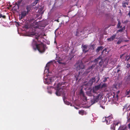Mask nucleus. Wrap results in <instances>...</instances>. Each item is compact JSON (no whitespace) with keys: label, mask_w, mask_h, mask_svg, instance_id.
Here are the masks:
<instances>
[{"label":"nucleus","mask_w":130,"mask_h":130,"mask_svg":"<svg viewBox=\"0 0 130 130\" xmlns=\"http://www.w3.org/2000/svg\"><path fill=\"white\" fill-rule=\"evenodd\" d=\"M39 33H18L20 36H25L32 37L33 36H35L36 39L38 40L39 38H42L44 36V35L39 34Z\"/></svg>","instance_id":"1"},{"label":"nucleus","mask_w":130,"mask_h":130,"mask_svg":"<svg viewBox=\"0 0 130 130\" xmlns=\"http://www.w3.org/2000/svg\"><path fill=\"white\" fill-rule=\"evenodd\" d=\"M45 45L42 43L41 42L39 44H37L36 45V47L39 51L41 53L44 52L45 49Z\"/></svg>","instance_id":"2"},{"label":"nucleus","mask_w":130,"mask_h":130,"mask_svg":"<svg viewBox=\"0 0 130 130\" xmlns=\"http://www.w3.org/2000/svg\"><path fill=\"white\" fill-rule=\"evenodd\" d=\"M92 62L95 63L96 64H98L99 62V65L101 67L102 66L104 63L102 59V57L100 55L97 58L94 60Z\"/></svg>","instance_id":"3"},{"label":"nucleus","mask_w":130,"mask_h":130,"mask_svg":"<svg viewBox=\"0 0 130 130\" xmlns=\"http://www.w3.org/2000/svg\"><path fill=\"white\" fill-rule=\"evenodd\" d=\"M102 96V94L101 93H99L96 96H94L93 99L91 100V102L92 104H93L98 102L100 99L101 98Z\"/></svg>","instance_id":"4"},{"label":"nucleus","mask_w":130,"mask_h":130,"mask_svg":"<svg viewBox=\"0 0 130 130\" xmlns=\"http://www.w3.org/2000/svg\"><path fill=\"white\" fill-rule=\"evenodd\" d=\"M85 66L84 64L82 61L78 62L77 63V66L76 67V70L78 71L80 70L82 71V70L83 69Z\"/></svg>","instance_id":"5"},{"label":"nucleus","mask_w":130,"mask_h":130,"mask_svg":"<svg viewBox=\"0 0 130 130\" xmlns=\"http://www.w3.org/2000/svg\"><path fill=\"white\" fill-rule=\"evenodd\" d=\"M105 122L107 124H109L112 122V115H110L108 117H105Z\"/></svg>","instance_id":"6"},{"label":"nucleus","mask_w":130,"mask_h":130,"mask_svg":"<svg viewBox=\"0 0 130 130\" xmlns=\"http://www.w3.org/2000/svg\"><path fill=\"white\" fill-rule=\"evenodd\" d=\"M55 90H56V94L58 96H60L62 93L63 91V89L62 88H60L58 89H56L55 88Z\"/></svg>","instance_id":"7"},{"label":"nucleus","mask_w":130,"mask_h":130,"mask_svg":"<svg viewBox=\"0 0 130 130\" xmlns=\"http://www.w3.org/2000/svg\"><path fill=\"white\" fill-rule=\"evenodd\" d=\"M87 28H83V27L78 28L77 29L76 32H87Z\"/></svg>","instance_id":"8"},{"label":"nucleus","mask_w":130,"mask_h":130,"mask_svg":"<svg viewBox=\"0 0 130 130\" xmlns=\"http://www.w3.org/2000/svg\"><path fill=\"white\" fill-rule=\"evenodd\" d=\"M61 47L63 50L66 51H68L69 48V45L68 43H65L63 44Z\"/></svg>","instance_id":"9"},{"label":"nucleus","mask_w":130,"mask_h":130,"mask_svg":"<svg viewBox=\"0 0 130 130\" xmlns=\"http://www.w3.org/2000/svg\"><path fill=\"white\" fill-rule=\"evenodd\" d=\"M121 125V122H117L115 124L114 123L112 124L111 125L110 129L111 130H115V126L116 125H118L119 124Z\"/></svg>","instance_id":"10"},{"label":"nucleus","mask_w":130,"mask_h":130,"mask_svg":"<svg viewBox=\"0 0 130 130\" xmlns=\"http://www.w3.org/2000/svg\"><path fill=\"white\" fill-rule=\"evenodd\" d=\"M28 13L26 12V11L24 10L21 12V15L22 16V17L24 18L28 14Z\"/></svg>","instance_id":"11"},{"label":"nucleus","mask_w":130,"mask_h":130,"mask_svg":"<svg viewBox=\"0 0 130 130\" xmlns=\"http://www.w3.org/2000/svg\"><path fill=\"white\" fill-rule=\"evenodd\" d=\"M95 81V77H93L90 79L89 82V83L90 85H91Z\"/></svg>","instance_id":"12"},{"label":"nucleus","mask_w":130,"mask_h":130,"mask_svg":"<svg viewBox=\"0 0 130 130\" xmlns=\"http://www.w3.org/2000/svg\"><path fill=\"white\" fill-rule=\"evenodd\" d=\"M88 46L87 45H84L82 46L83 51V52L84 53H86L87 52L88 50H86V49L87 48Z\"/></svg>","instance_id":"13"},{"label":"nucleus","mask_w":130,"mask_h":130,"mask_svg":"<svg viewBox=\"0 0 130 130\" xmlns=\"http://www.w3.org/2000/svg\"><path fill=\"white\" fill-rule=\"evenodd\" d=\"M31 8V5H27L26 6V9L27 10L26 11L28 13L29 12Z\"/></svg>","instance_id":"14"},{"label":"nucleus","mask_w":130,"mask_h":130,"mask_svg":"<svg viewBox=\"0 0 130 130\" xmlns=\"http://www.w3.org/2000/svg\"><path fill=\"white\" fill-rule=\"evenodd\" d=\"M96 66V64H93L92 66L89 67L87 69V70H89V72L92 70Z\"/></svg>","instance_id":"15"},{"label":"nucleus","mask_w":130,"mask_h":130,"mask_svg":"<svg viewBox=\"0 0 130 130\" xmlns=\"http://www.w3.org/2000/svg\"><path fill=\"white\" fill-rule=\"evenodd\" d=\"M103 48L102 46H99L96 50V52H98L100 50H102Z\"/></svg>","instance_id":"16"},{"label":"nucleus","mask_w":130,"mask_h":130,"mask_svg":"<svg viewBox=\"0 0 130 130\" xmlns=\"http://www.w3.org/2000/svg\"><path fill=\"white\" fill-rule=\"evenodd\" d=\"M62 84L60 83H58L57 85V86L55 87V88H56V89L59 88V87L61 86Z\"/></svg>","instance_id":"17"},{"label":"nucleus","mask_w":130,"mask_h":130,"mask_svg":"<svg viewBox=\"0 0 130 130\" xmlns=\"http://www.w3.org/2000/svg\"><path fill=\"white\" fill-rule=\"evenodd\" d=\"M59 33H56L57 34V36H58L60 37H62L63 36V33H60V34H59Z\"/></svg>","instance_id":"18"},{"label":"nucleus","mask_w":130,"mask_h":130,"mask_svg":"<svg viewBox=\"0 0 130 130\" xmlns=\"http://www.w3.org/2000/svg\"><path fill=\"white\" fill-rule=\"evenodd\" d=\"M22 1V0H21V1H17V3H16V4L18 6L20 5Z\"/></svg>","instance_id":"19"},{"label":"nucleus","mask_w":130,"mask_h":130,"mask_svg":"<svg viewBox=\"0 0 130 130\" xmlns=\"http://www.w3.org/2000/svg\"><path fill=\"white\" fill-rule=\"evenodd\" d=\"M101 85L99 84L97 86H95V88L96 89H98L100 88Z\"/></svg>","instance_id":"20"},{"label":"nucleus","mask_w":130,"mask_h":130,"mask_svg":"<svg viewBox=\"0 0 130 130\" xmlns=\"http://www.w3.org/2000/svg\"><path fill=\"white\" fill-rule=\"evenodd\" d=\"M50 66V63H48L47 64H46V66L45 67V69H48V67Z\"/></svg>","instance_id":"21"},{"label":"nucleus","mask_w":130,"mask_h":130,"mask_svg":"<svg viewBox=\"0 0 130 130\" xmlns=\"http://www.w3.org/2000/svg\"><path fill=\"white\" fill-rule=\"evenodd\" d=\"M107 87V85L105 83H104L102 85L101 87V88H103L106 87Z\"/></svg>","instance_id":"22"},{"label":"nucleus","mask_w":130,"mask_h":130,"mask_svg":"<svg viewBox=\"0 0 130 130\" xmlns=\"http://www.w3.org/2000/svg\"><path fill=\"white\" fill-rule=\"evenodd\" d=\"M24 27L26 29H27L29 28L30 26L28 24H26L25 25Z\"/></svg>","instance_id":"23"},{"label":"nucleus","mask_w":130,"mask_h":130,"mask_svg":"<svg viewBox=\"0 0 130 130\" xmlns=\"http://www.w3.org/2000/svg\"><path fill=\"white\" fill-rule=\"evenodd\" d=\"M64 103L66 104L69 105H70L71 106H72V104L71 103H70L69 102L67 101H65Z\"/></svg>","instance_id":"24"},{"label":"nucleus","mask_w":130,"mask_h":130,"mask_svg":"<svg viewBox=\"0 0 130 130\" xmlns=\"http://www.w3.org/2000/svg\"><path fill=\"white\" fill-rule=\"evenodd\" d=\"M39 0H35L34 2L33 3V5H34L37 4Z\"/></svg>","instance_id":"25"},{"label":"nucleus","mask_w":130,"mask_h":130,"mask_svg":"<svg viewBox=\"0 0 130 130\" xmlns=\"http://www.w3.org/2000/svg\"><path fill=\"white\" fill-rule=\"evenodd\" d=\"M79 113L80 114H81V115H83L84 113V111L83 110L79 111Z\"/></svg>","instance_id":"26"},{"label":"nucleus","mask_w":130,"mask_h":130,"mask_svg":"<svg viewBox=\"0 0 130 130\" xmlns=\"http://www.w3.org/2000/svg\"><path fill=\"white\" fill-rule=\"evenodd\" d=\"M121 23L120 21H118V23L117 25V27L118 28H119L120 27Z\"/></svg>","instance_id":"27"},{"label":"nucleus","mask_w":130,"mask_h":130,"mask_svg":"<svg viewBox=\"0 0 130 130\" xmlns=\"http://www.w3.org/2000/svg\"><path fill=\"white\" fill-rule=\"evenodd\" d=\"M2 17L3 18L5 19L6 18V16L5 15H3L2 14L0 13V18Z\"/></svg>","instance_id":"28"},{"label":"nucleus","mask_w":130,"mask_h":130,"mask_svg":"<svg viewBox=\"0 0 130 130\" xmlns=\"http://www.w3.org/2000/svg\"><path fill=\"white\" fill-rule=\"evenodd\" d=\"M112 38V39L113 40L116 37V35H113L111 37Z\"/></svg>","instance_id":"29"},{"label":"nucleus","mask_w":130,"mask_h":130,"mask_svg":"<svg viewBox=\"0 0 130 130\" xmlns=\"http://www.w3.org/2000/svg\"><path fill=\"white\" fill-rule=\"evenodd\" d=\"M107 40H108L109 41H113L112 39V38L111 37L110 38H108L107 39Z\"/></svg>","instance_id":"30"},{"label":"nucleus","mask_w":130,"mask_h":130,"mask_svg":"<svg viewBox=\"0 0 130 130\" xmlns=\"http://www.w3.org/2000/svg\"><path fill=\"white\" fill-rule=\"evenodd\" d=\"M122 42V40L121 39H120L119 40H118V41L117 42V44H120L121 42Z\"/></svg>","instance_id":"31"},{"label":"nucleus","mask_w":130,"mask_h":130,"mask_svg":"<svg viewBox=\"0 0 130 130\" xmlns=\"http://www.w3.org/2000/svg\"><path fill=\"white\" fill-rule=\"evenodd\" d=\"M109 78V77H105V78H104V80H103V82H106L107 80V78Z\"/></svg>","instance_id":"32"},{"label":"nucleus","mask_w":130,"mask_h":130,"mask_svg":"<svg viewBox=\"0 0 130 130\" xmlns=\"http://www.w3.org/2000/svg\"><path fill=\"white\" fill-rule=\"evenodd\" d=\"M57 62H58L60 64H62L63 63L61 62V61L60 60H57Z\"/></svg>","instance_id":"33"},{"label":"nucleus","mask_w":130,"mask_h":130,"mask_svg":"<svg viewBox=\"0 0 130 130\" xmlns=\"http://www.w3.org/2000/svg\"><path fill=\"white\" fill-rule=\"evenodd\" d=\"M63 99L64 102H65V100L66 99V98L65 96H63L62 97Z\"/></svg>","instance_id":"34"},{"label":"nucleus","mask_w":130,"mask_h":130,"mask_svg":"<svg viewBox=\"0 0 130 130\" xmlns=\"http://www.w3.org/2000/svg\"><path fill=\"white\" fill-rule=\"evenodd\" d=\"M126 57L125 59L126 60H127L128 61V60L129 58V56H126Z\"/></svg>","instance_id":"35"},{"label":"nucleus","mask_w":130,"mask_h":130,"mask_svg":"<svg viewBox=\"0 0 130 130\" xmlns=\"http://www.w3.org/2000/svg\"><path fill=\"white\" fill-rule=\"evenodd\" d=\"M26 3V1H24L22 3V5L23 6L24 5H25Z\"/></svg>","instance_id":"36"},{"label":"nucleus","mask_w":130,"mask_h":130,"mask_svg":"<svg viewBox=\"0 0 130 130\" xmlns=\"http://www.w3.org/2000/svg\"><path fill=\"white\" fill-rule=\"evenodd\" d=\"M104 51H105V52H106V49H105L103 50V51H102V53H101L102 54H103V53Z\"/></svg>","instance_id":"37"},{"label":"nucleus","mask_w":130,"mask_h":130,"mask_svg":"<svg viewBox=\"0 0 130 130\" xmlns=\"http://www.w3.org/2000/svg\"><path fill=\"white\" fill-rule=\"evenodd\" d=\"M118 130H122V126L121 125L119 128Z\"/></svg>","instance_id":"38"},{"label":"nucleus","mask_w":130,"mask_h":130,"mask_svg":"<svg viewBox=\"0 0 130 130\" xmlns=\"http://www.w3.org/2000/svg\"><path fill=\"white\" fill-rule=\"evenodd\" d=\"M128 20H126V21H125L123 23H125V24H126L128 22Z\"/></svg>","instance_id":"39"},{"label":"nucleus","mask_w":130,"mask_h":130,"mask_svg":"<svg viewBox=\"0 0 130 130\" xmlns=\"http://www.w3.org/2000/svg\"><path fill=\"white\" fill-rule=\"evenodd\" d=\"M55 41H54V42L55 43H56L55 40H56V38L57 37V34H56V33H55Z\"/></svg>","instance_id":"40"},{"label":"nucleus","mask_w":130,"mask_h":130,"mask_svg":"<svg viewBox=\"0 0 130 130\" xmlns=\"http://www.w3.org/2000/svg\"><path fill=\"white\" fill-rule=\"evenodd\" d=\"M127 68L130 67V64H127Z\"/></svg>","instance_id":"41"},{"label":"nucleus","mask_w":130,"mask_h":130,"mask_svg":"<svg viewBox=\"0 0 130 130\" xmlns=\"http://www.w3.org/2000/svg\"><path fill=\"white\" fill-rule=\"evenodd\" d=\"M24 18V17H22V16L21 15V17H20L19 18V19L20 20H21L22 19H23Z\"/></svg>","instance_id":"42"},{"label":"nucleus","mask_w":130,"mask_h":130,"mask_svg":"<svg viewBox=\"0 0 130 130\" xmlns=\"http://www.w3.org/2000/svg\"><path fill=\"white\" fill-rule=\"evenodd\" d=\"M123 7H126V6L125 5V3H124L122 5Z\"/></svg>","instance_id":"43"},{"label":"nucleus","mask_w":130,"mask_h":130,"mask_svg":"<svg viewBox=\"0 0 130 130\" xmlns=\"http://www.w3.org/2000/svg\"><path fill=\"white\" fill-rule=\"evenodd\" d=\"M118 31V32H122V29H121L120 30H118L117 31Z\"/></svg>","instance_id":"44"},{"label":"nucleus","mask_w":130,"mask_h":130,"mask_svg":"<svg viewBox=\"0 0 130 130\" xmlns=\"http://www.w3.org/2000/svg\"><path fill=\"white\" fill-rule=\"evenodd\" d=\"M82 71H79L78 72L79 75L81 73H82Z\"/></svg>","instance_id":"45"},{"label":"nucleus","mask_w":130,"mask_h":130,"mask_svg":"<svg viewBox=\"0 0 130 130\" xmlns=\"http://www.w3.org/2000/svg\"><path fill=\"white\" fill-rule=\"evenodd\" d=\"M128 40H123V41H122V42L124 41V42H128Z\"/></svg>","instance_id":"46"},{"label":"nucleus","mask_w":130,"mask_h":130,"mask_svg":"<svg viewBox=\"0 0 130 130\" xmlns=\"http://www.w3.org/2000/svg\"><path fill=\"white\" fill-rule=\"evenodd\" d=\"M128 126L129 128H130V123L128 124Z\"/></svg>","instance_id":"47"},{"label":"nucleus","mask_w":130,"mask_h":130,"mask_svg":"<svg viewBox=\"0 0 130 130\" xmlns=\"http://www.w3.org/2000/svg\"><path fill=\"white\" fill-rule=\"evenodd\" d=\"M125 29V26H124L123 28H122V30H124Z\"/></svg>","instance_id":"48"},{"label":"nucleus","mask_w":130,"mask_h":130,"mask_svg":"<svg viewBox=\"0 0 130 130\" xmlns=\"http://www.w3.org/2000/svg\"><path fill=\"white\" fill-rule=\"evenodd\" d=\"M101 106L103 108V109H104L105 108V107H104L103 106Z\"/></svg>","instance_id":"49"},{"label":"nucleus","mask_w":130,"mask_h":130,"mask_svg":"<svg viewBox=\"0 0 130 130\" xmlns=\"http://www.w3.org/2000/svg\"><path fill=\"white\" fill-rule=\"evenodd\" d=\"M74 107H75V108H76V109H78V108L77 107H76L74 106Z\"/></svg>","instance_id":"50"},{"label":"nucleus","mask_w":130,"mask_h":130,"mask_svg":"<svg viewBox=\"0 0 130 130\" xmlns=\"http://www.w3.org/2000/svg\"><path fill=\"white\" fill-rule=\"evenodd\" d=\"M100 79V77H98V82L99 80Z\"/></svg>","instance_id":"51"},{"label":"nucleus","mask_w":130,"mask_h":130,"mask_svg":"<svg viewBox=\"0 0 130 130\" xmlns=\"http://www.w3.org/2000/svg\"><path fill=\"white\" fill-rule=\"evenodd\" d=\"M85 100H87V98H86V97L85 96Z\"/></svg>","instance_id":"52"},{"label":"nucleus","mask_w":130,"mask_h":130,"mask_svg":"<svg viewBox=\"0 0 130 130\" xmlns=\"http://www.w3.org/2000/svg\"><path fill=\"white\" fill-rule=\"evenodd\" d=\"M120 58H121L122 57V55H121L120 56Z\"/></svg>","instance_id":"53"},{"label":"nucleus","mask_w":130,"mask_h":130,"mask_svg":"<svg viewBox=\"0 0 130 130\" xmlns=\"http://www.w3.org/2000/svg\"><path fill=\"white\" fill-rule=\"evenodd\" d=\"M120 92V91H118V93H119Z\"/></svg>","instance_id":"54"},{"label":"nucleus","mask_w":130,"mask_h":130,"mask_svg":"<svg viewBox=\"0 0 130 130\" xmlns=\"http://www.w3.org/2000/svg\"><path fill=\"white\" fill-rule=\"evenodd\" d=\"M105 33V34H104V35H107V34H107V33Z\"/></svg>","instance_id":"55"},{"label":"nucleus","mask_w":130,"mask_h":130,"mask_svg":"<svg viewBox=\"0 0 130 130\" xmlns=\"http://www.w3.org/2000/svg\"><path fill=\"white\" fill-rule=\"evenodd\" d=\"M126 5H128V3H126Z\"/></svg>","instance_id":"56"},{"label":"nucleus","mask_w":130,"mask_h":130,"mask_svg":"<svg viewBox=\"0 0 130 130\" xmlns=\"http://www.w3.org/2000/svg\"><path fill=\"white\" fill-rule=\"evenodd\" d=\"M55 32H56V31H55Z\"/></svg>","instance_id":"57"},{"label":"nucleus","mask_w":130,"mask_h":130,"mask_svg":"<svg viewBox=\"0 0 130 130\" xmlns=\"http://www.w3.org/2000/svg\"><path fill=\"white\" fill-rule=\"evenodd\" d=\"M31 32L32 33V32Z\"/></svg>","instance_id":"58"}]
</instances>
